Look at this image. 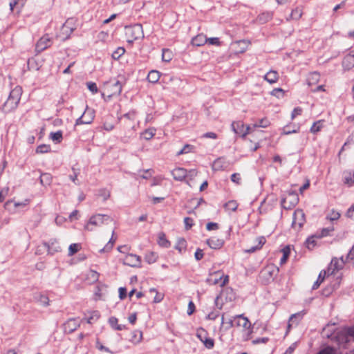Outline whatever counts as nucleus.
Returning a JSON list of instances; mask_svg holds the SVG:
<instances>
[{
	"mask_svg": "<svg viewBox=\"0 0 354 354\" xmlns=\"http://www.w3.org/2000/svg\"><path fill=\"white\" fill-rule=\"evenodd\" d=\"M352 328L353 327L338 329L335 324L329 323L323 328L322 334L323 337L333 340L335 339L339 345H342L354 340V337L350 335L349 333H346V331Z\"/></svg>",
	"mask_w": 354,
	"mask_h": 354,
	"instance_id": "1",
	"label": "nucleus"
},
{
	"mask_svg": "<svg viewBox=\"0 0 354 354\" xmlns=\"http://www.w3.org/2000/svg\"><path fill=\"white\" fill-rule=\"evenodd\" d=\"M22 94V89L19 86H16L13 88L8 96V100L3 104L1 110L4 113H9L14 111L18 106L21 96Z\"/></svg>",
	"mask_w": 354,
	"mask_h": 354,
	"instance_id": "2",
	"label": "nucleus"
},
{
	"mask_svg": "<svg viewBox=\"0 0 354 354\" xmlns=\"http://www.w3.org/2000/svg\"><path fill=\"white\" fill-rule=\"evenodd\" d=\"M111 220V217L106 214H96L90 217L88 223L84 226V229L87 231H93V226L100 227L107 221Z\"/></svg>",
	"mask_w": 354,
	"mask_h": 354,
	"instance_id": "3",
	"label": "nucleus"
},
{
	"mask_svg": "<svg viewBox=\"0 0 354 354\" xmlns=\"http://www.w3.org/2000/svg\"><path fill=\"white\" fill-rule=\"evenodd\" d=\"M126 35L127 41L132 43L133 41L144 37L142 26L141 24H137L131 26H126Z\"/></svg>",
	"mask_w": 354,
	"mask_h": 354,
	"instance_id": "4",
	"label": "nucleus"
},
{
	"mask_svg": "<svg viewBox=\"0 0 354 354\" xmlns=\"http://www.w3.org/2000/svg\"><path fill=\"white\" fill-rule=\"evenodd\" d=\"M279 272V269L273 265H268L266 266L260 272L259 277L262 282L268 283L272 281Z\"/></svg>",
	"mask_w": 354,
	"mask_h": 354,
	"instance_id": "5",
	"label": "nucleus"
},
{
	"mask_svg": "<svg viewBox=\"0 0 354 354\" xmlns=\"http://www.w3.org/2000/svg\"><path fill=\"white\" fill-rule=\"evenodd\" d=\"M299 202V197L296 192L293 191L288 192L287 196L281 199V206L286 209L293 208Z\"/></svg>",
	"mask_w": 354,
	"mask_h": 354,
	"instance_id": "6",
	"label": "nucleus"
},
{
	"mask_svg": "<svg viewBox=\"0 0 354 354\" xmlns=\"http://www.w3.org/2000/svg\"><path fill=\"white\" fill-rule=\"evenodd\" d=\"M95 117V111L92 109H89L88 106L85 109L84 112L82 115L79 117L75 121V126L80 124H91Z\"/></svg>",
	"mask_w": 354,
	"mask_h": 354,
	"instance_id": "7",
	"label": "nucleus"
},
{
	"mask_svg": "<svg viewBox=\"0 0 354 354\" xmlns=\"http://www.w3.org/2000/svg\"><path fill=\"white\" fill-rule=\"evenodd\" d=\"M306 221L305 214L301 209H297L293 214L292 226L294 228L300 229Z\"/></svg>",
	"mask_w": 354,
	"mask_h": 354,
	"instance_id": "8",
	"label": "nucleus"
},
{
	"mask_svg": "<svg viewBox=\"0 0 354 354\" xmlns=\"http://www.w3.org/2000/svg\"><path fill=\"white\" fill-rule=\"evenodd\" d=\"M344 265V261L342 257L339 259L337 258L333 259L326 270L328 272V277L334 274L335 271L341 270L343 268Z\"/></svg>",
	"mask_w": 354,
	"mask_h": 354,
	"instance_id": "9",
	"label": "nucleus"
},
{
	"mask_svg": "<svg viewBox=\"0 0 354 354\" xmlns=\"http://www.w3.org/2000/svg\"><path fill=\"white\" fill-rule=\"evenodd\" d=\"M232 128L233 131L236 133L239 134L243 137H245L247 134L250 133V127H247L244 130V124L242 122H234L232 124Z\"/></svg>",
	"mask_w": 354,
	"mask_h": 354,
	"instance_id": "10",
	"label": "nucleus"
},
{
	"mask_svg": "<svg viewBox=\"0 0 354 354\" xmlns=\"http://www.w3.org/2000/svg\"><path fill=\"white\" fill-rule=\"evenodd\" d=\"M44 247L47 249L49 254L53 255L61 251V247L56 239H52L48 243H44Z\"/></svg>",
	"mask_w": 354,
	"mask_h": 354,
	"instance_id": "11",
	"label": "nucleus"
},
{
	"mask_svg": "<svg viewBox=\"0 0 354 354\" xmlns=\"http://www.w3.org/2000/svg\"><path fill=\"white\" fill-rule=\"evenodd\" d=\"M51 45V41L50 37L48 35H44L37 42L35 50L38 53H41V51L46 49Z\"/></svg>",
	"mask_w": 354,
	"mask_h": 354,
	"instance_id": "12",
	"label": "nucleus"
},
{
	"mask_svg": "<svg viewBox=\"0 0 354 354\" xmlns=\"http://www.w3.org/2000/svg\"><path fill=\"white\" fill-rule=\"evenodd\" d=\"M80 324L77 319H69L64 324V330L66 333H71L75 331Z\"/></svg>",
	"mask_w": 354,
	"mask_h": 354,
	"instance_id": "13",
	"label": "nucleus"
},
{
	"mask_svg": "<svg viewBox=\"0 0 354 354\" xmlns=\"http://www.w3.org/2000/svg\"><path fill=\"white\" fill-rule=\"evenodd\" d=\"M125 264L131 267H140V257L133 254H129L125 257Z\"/></svg>",
	"mask_w": 354,
	"mask_h": 354,
	"instance_id": "14",
	"label": "nucleus"
},
{
	"mask_svg": "<svg viewBox=\"0 0 354 354\" xmlns=\"http://www.w3.org/2000/svg\"><path fill=\"white\" fill-rule=\"evenodd\" d=\"M75 20L73 18L68 19L66 22L63 24L62 27V33L66 35V37H68L69 35L73 32L75 29Z\"/></svg>",
	"mask_w": 354,
	"mask_h": 354,
	"instance_id": "15",
	"label": "nucleus"
},
{
	"mask_svg": "<svg viewBox=\"0 0 354 354\" xmlns=\"http://www.w3.org/2000/svg\"><path fill=\"white\" fill-rule=\"evenodd\" d=\"M234 320H236V326L243 327L245 329L250 328L251 324L248 319L243 315H236L234 317Z\"/></svg>",
	"mask_w": 354,
	"mask_h": 354,
	"instance_id": "16",
	"label": "nucleus"
},
{
	"mask_svg": "<svg viewBox=\"0 0 354 354\" xmlns=\"http://www.w3.org/2000/svg\"><path fill=\"white\" fill-rule=\"evenodd\" d=\"M343 67L346 70H350L354 67V52L352 51L348 53L343 59L342 62Z\"/></svg>",
	"mask_w": 354,
	"mask_h": 354,
	"instance_id": "17",
	"label": "nucleus"
},
{
	"mask_svg": "<svg viewBox=\"0 0 354 354\" xmlns=\"http://www.w3.org/2000/svg\"><path fill=\"white\" fill-rule=\"evenodd\" d=\"M171 175L176 180H183L187 176V171L183 168L178 167L171 171Z\"/></svg>",
	"mask_w": 354,
	"mask_h": 354,
	"instance_id": "18",
	"label": "nucleus"
},
{
	"mask_svg": "<svg viewBox=\"0 0 354 354\" xmlns=\"http://www.w3.org/2000/svg\"><path fill=\"white\" fill-rule=\"evenodd\" d=\"M108 86L111 87V93L109 97L113 95H118L122 91V84L120 81L117 80L113 83H109Z\"/></svg>",
	"mask_w": 354,
	"mask_h": 354,
	"instance_id": "19",
	"label": "nucleus"
},
{
	"mask_svg": "<svg viewBox=\"0 0 354 354\" xmlns=\"http://www.w3.org/2000/svg\"><path fill=\"white\" fill-rule=\"evenodd\" d=\"M223 277V274H222L220 272H215L209 275V277L207 279V282L211 285L218 284L221 281Z\"/></svg>",
	"mask_w": 354,
	"mask_h": 354,
	"instance_id": "20",
	"label": "nucleus"
},
{
	"mask_svg": "<svg viewBox=\"0 0 354 354\" xmlns=\"http://www.w3.org/2000/svg\"><path fill=\"white\" fill-rule=\"evenodd\" d=\"M207 243L211 248L216 250L221 248L223 245L224 241L222 239L213 237L207 239Z\"/></svg>",
	"mask_w": 354,
	"mask_h": 354,
	"instance_id": "21",
	"label": "nucleus"
},
{
	"mask_svg": "<svg viewBox=\"0 0 354 354\" xmlns=\"http://www.w3.org/2000/svg\"><path fill=\"white\" fill-rule=\"evenodd\" d=\"M207 37L203 34H199L194 37L192 40V44L196 46H201L207 42Z\"/></svg>",
	"mask_w": 354,
	"mask_h": 354,
	"instance_id": "22",
	"label": "nucleus"
},
{
	"mask_svg": "<svg viewBox=\"0 0 354 354\" xmlns=\"http://www.w3.org/2000/svg\"><path fill=\"white\" fill-rule=\"evenodd\" d=\"M344 183L348 186L354 184V170L344 172Z\"/></svg>",
	"mask_w": 354,
	"mask_h": 354,
	"instance_id": "23",
	"label": "nucleus"
},
{
	"mask_svg": "<svg viewBox=\"0 0 354 354\" xmlns=\"http://www.w3.org/2000/svg\"><path fill=\"white\" fill-rule=\"evenodd\" d=\"M320 80V75L317 72L310 73L307 77V83L308 86L316 84Z\"/></svg>",
	"mask_w": 354,
	"mask_h": 354,
	"instance_id": "24",
	"label": "nucleus"
},
{
	"mask_svg": "<svg viewBox=\"0 0 354 354\" xmlns=\"http://www.w3.org/2000/svg\"><path fill=\"white\" fill-rule=\"evenodd\" d=\"M317 354H342L339 348H335L330 346H327L322 349Z\"/></svg>",
	"mask_w": 354,
	"mask_h": 354,
	"instance_id": "25",
	"label": "nucleus"
},
{
	"mask_svg": "<svg viewBox=\"0 0 354 354\" xmlns=\"http://www.w3.org/2000/svg\"><path fill=\"white\" fill-rule=\"evenodd\" d=\"M118 319L115 317H111L109 319V324L112 328L116 330H122L126 328L124 325L118 324Z\"/></svg>",
	"mask_w": 354,
	"mask_h": 354,
	"instance_id": "26",
	"label": "nucleus"
},
{
	"mask_svg": "<svg viewBox=\"0 0 354 354\" xmlns=\"http://www.w3.org/2000/svg\"><path fill=\"white\" fill-rule=\"evenodd\" d=\"M305 314H306V313L304 310L301 311V312H298L295 314H292L289 319V323H288V328H290V326H291V324H290L291 322L292 323L295 322L297 324L298 323V322L300 321L303 318V317Z\"/></svg>",
	"mask_w": 354,
	"mask_h": 354,
	"instance_id": "27",
	"label": "nucleus"
},
{
	"mask_svg": "<svg viewBox=\"0 0 354 354\" xmlns=\"http://www.w3.org/2000/svg\"><path fill=\"white\" fill-rule=\"evenodd\" d=\"M264 79L270 84L275 83L278 80V73L275 71H270L265 75Z\"/></svg>",
	"mask_w": 354,
	"mask_h": 354,
	"instance_id": "28",
	"label": "nucleus"
},
{
	"mask_svg": "<svg viewBox=\"0 0 354 354\" xmlns=\"http://www.w3.org/2000/svg\"><path fill=\"white\" fill-rule=\"evenodd\" d=\"M272 18V13L270 12H266L260 14L258 17L257 20L260 24H265L270 20H271Z\"/></svg>",
	"mask_w": 354,
	"mask_h": 354,
	"instance_id": "29",
	"label": "nucleus"
},
{
	"mask_svg": "<svg viewBox=\"0 0 354 354\" xmlns=\"http://www.w3.org/2000/svg\"><path fill=\"white\" fill-rule=\"evenodd\" d=\"M326 275H328L327 271L322 270L318 276L317 281L313 285L312 288L313 290L317 289L319 288V286H320V284L323 282V281Z\"/></svg>",
	"mask_w": 354,
	"mask_h": 354,
	"instance_id": "30",
	"label": "nucleus"
},
{
	"mask_svg": "<svg viewBox=\"0 0 354 354\" xmlns=\"http://www.w3.org/2000/svg\"><path fill=\"white\" fill-rule=\"evenodd\" d=\"M114 234H115V231L113 230L111 238L110 239V240L109 241L107 244L102 249L100 250V252H109L113 248V245L116 241V237H115V238L113 237Z\"/></svg>",
	"mask_w": 354,
	"mask_h": 354,
	"instance_id": "31",
	"label": "nucleus"
},
{
	"mask_svg": "<svg viewBox=\"0 0 354 354\" xmlns=\"http://www.w3.org/2000/svg\"><path fill=\"white\" fill-rule=\"evenodd\" d=\"M160 79V73L157 71H151L149 73L147 80L149 82L156 83Z\"/></svg>",
	"mask_w": 354,
	"mask_h": 354,
	"instance_id": "32",
	"label": "nucleus"
},
{
	"mask_svg": "<svg viewBox=\"0 0 354 354\" xmlns=\"http://www.w3.org/2000/svg\"><path fill=\"white\" fill-rule=\"evenodd\" d=\"M158 244L164 248H168L170 245L169 241L166 239L165 234L163 232L158 234Z\"/></svg>",
	"mask_w": 354,
	"mask_h": 354,
	"instance_id": "33",
	"label": "nucleus"
},
{
	"mask_svg": "<svg viewBox=\"0 0 354 354\" xmlns=\"http://www.w3.org/2000/svg\"><path fill=\"white\" fill-rule=\"evenodd\" d=\"M50 138L56 143H60L63 138L62 132L61 131L51 132L50 133Z\"/></svg>",
	"mask_w": 354,
	"mask_h": 354,
	"instance_id": "34",
	"label": "nucleus"
},
{
	"mask_svg": "<svg viewBox=\"0 0 354 354\" xmlns=\"http://www.w3.org/2000/svg\"><path fill=\"white\" fill-rule=\"evenodd\" d=\"M142 339V333L140 330H134L132 333L131 341L134 344H138L141 342Z\"/></svg>",
	"mask_w": 354,
	"mask_h": 354,
	"instance_id": "35",
	"label": "nucleus"
},
{
	"mask_svg": "<svg viewBox=\"0 0 354 354\" xmlns=\"http://www.w3.org/2000/svg\"><path fill=\"white\" fill-rule=\"evenodd\" d=\"M154 135H155V129H148L142 133L141 137H142V138H143L146 140H149L154 136Z\"/></svg>",
	"mask_w": 354,
	"mask_h": 354,
	"instance_id": "36",
	"label": "nucleus"
},
{
	"mask_svg": "<svg viewBox=\"0 0 354 354\" xmlns=\"http://www.w3.org/2000/svg\"><path fill=\"white\" fill-rule=\"evenodd\" d=\"M52 176L49 174H42L40 176V183L42 185H48L51 183Z\"/></svg>",
	"mask_w": 354,
	"mask_h": 354,
	"instance_id": "37",
	"label": "nucleus"
},
{
	"mask_svg": "<svg viewBox=\"0 0 354 354\" xmlns=\"http://www.w3.org/2000/svg\"><path fill=\"white\" fill-rule=\"evenodd\" d=\"M125 53V49L123 47L117 48L112 53L111 57L113 59L118 60Z\"/></svg>",
	"mask_w": 354,
	"mask_h": 354,
	"instance_id": "38",
	"label": "nucleus"
},
{
	"mask_svg": "<svg viewBox=\"0 0 354 354\" xmlns=\"http://www.w3.org/2000/svg\"><path fill=\"white\" fill-rule=\"evenodd\" d=\"M316 239L318 238V235L315 234L313 236H311L310 237H308L306 241V247L308 249H313L314 246L316 245Z\"/></svg>",
	"mask_w": 354,
	"mask_h": 354,
	"instance_id": "39",
	"label": "nucleus"
},
{
	"mask_svg": "<svg viewBox=\"0 0 354 354\" xmlns=\"http://www.w3.org/2000/svg\"><path fill=\"white\" fill-rule=\"evenodd\" d=\"M281 252L283 253V256L280 259V263L282 265L286 262V261L290 255V248L288 246H286L282 249Z\"/></svg>",
	"mask_w": 354,
	"mask_h": 354,
	"instance_id": "40",
	"label": "nucleus"
},
{
	"mask_svg": "<svg viewBox=\"0 0 354 354\" xmlns=\"http://www.w3.org/2000/svg\"><path fill=\"white\" fill-rule=\"evenodd\" d=\"M322 123L323 120H318L315 122L310 128V132L313 133L319 132L322 128Z\"/></svg>",
	"mask_w": 354,
	"mask_h": 354,
	"instance_id": "41",
	"label": "nucleus"
},
{
	"mask_svg": "<svg viewBox=\"0 0 354 354\" xmlns=\"http://www.w3.org/2000/svg\"><path fill=\"white\" fill-rule=\"evenodd\" d=\"M302 10L300 8H296L295 9L292 10L290 14V17L292 19L298 20L302 16Z\"/></svg>",
	"mask_w": 354,
	"mask_h": 354,
	"instance_id": "42",
	"label": "nucleus"
},
{
	"mask_svg": "<svg viewBox=\"0 0 354 354\" xmlns=\"http://www.w3.org/2000/svg\"><path fill=\"white\" fill-rule=\"evenodd\" d=\"M145 259L148 263L151 264L156 261L157 255L154 252H150L145 255Z\"/></svg>",
	"mask_w": 354,
	"mask_h": 354,
	"instance_id": "43",
	"label": "nucleus"
},
{
	"mask_svg": "<svg viewBox=\"0 0 354 354\" xmlns=\"http://www.w3.org/2000/svg\"><path fill=\"white\" fill-rule=\"evenodd\" d=\"M224 207L227 211L234 212L236 210L238 204L235 201H230L225 204Z\"/></svg>",
	"mask_w": 354,
	"mask_h": 354,
	"instance_id": "44",
	"label": "nucleus"
},
{
	"mask_svg": "<svg viewBox=\"0 0 354 354\" xmlns=\"http://www.w3.org/2000/svg\"><path fill=\"white\" fill-rule=\"evenodd\" d=\"M194 148V146L187 144L183 147V148L182 149H180L178 152H177L176 155L178 156H179L183 154L188 153L189 152H192L193 151Z\"/></svg>",
	"mask_w": 354,
	"mask_h": 354,
	"instance_id": "45",
	"label": "nucleus"
},
{
	"mask_svg": "<svg viewBox=\"0 0 354 354\" xmlns=\"http://www.w3.org/2000/svg\"><path fill=\"white\" fill-rule=\"evenodd\" d=\"M257 241H258V245L254 248H251L250 249L248 250V252H253L256 250L260 249L263 246V245L266 243V239L263 236L258 237Z\"/></svg>",
	"mask_w": 354,
	"mask_h": 354,
	"instance_id": "46",
	"label": "nucleus"
},
{
	"mask_svg": "<svg viewBox=\"0 0 354 354\" xmlns=\"http://www.w3.org/2000/svg\"><path fill=\"white\" fill-rule=\"evenodd\" d=\"M80 249V244L73 243L69 245L68 248V256H73Z\"/></svg>",
	"mask_w": 354,
	"mask_h": 354,
	"instance_id": "47",
	"label": "nucleus"
},
{
	"mask_svg": "<svg viewBox=\"0 0 354 354\" xmlns=\"http://www.w3.org/2000/svg\"><path fill=\"white\" fill-rule=\"evenodd\" d=\"M50 151V146L48 145H40L36 149L37 153H44Z\"/></svg>",
	"mask_w": 354,
	"mask_h": 354,
	"instance_id": "48",
	"label": "nucleus"
},
{
	"mask_svg": "<svg viewBox=\"0 0 354 354\" xmlns=\"http://www.w3.org/2000/svg\"><path fill=\"white\" fill-rule=\"evenodd\" d=\"M270 125V122L267 118H262L258 121V122L254 124V127H262L266 128Z\"/></svg>",
	"mask_w": 354,
	"mask_h": 354,
	"instance_id": "49",
	"label": "nucleus"
},
{
	"mask_svg": "<svg viewBox=\"0 0 354 354\" xmlns=\"http://www.w3.org/2000/svg\"><path fill=\"white\" fill-rule=\"evenodd\" d=\"M196 336L203 342L205 337H207V332L205 329L200 328L197 329Z\"/></svg>",
	"mask_w": 354,
	"mask_h": 354,
	"instance_id": "50",
	"label": "nucleus"
},
{
	"mask_svg": "<svg viewBox=\"0 0 354 354\" xmlns=\"http://www.w3.org/2000/svg\"><path fill=\"white\" fill-rule=\"evenodd\" d=\"M203 343L204 344V346L208 349L212 348L214 346V339L208 337H205V339L203 341Z\"/></svg>",
	"mask_w": 354,
	"mask_h": 354,
	"instance_id": "51",
	"label": "nucleus"
},
{
	"mask_svg": "<svg viewBox=\"0 0 354 354\" xmlns=\"http://www.w3.org/2000/svg\"><path fill=\"white\" fill-rule=\"evenodd\" d=\"M236 320H234V317L232 319H230L227 322H224V315H222L221 317V326H223L224 324H227V328H230L233 327L236 325Z\"/></svg>",
	"mask_w": 354,
	"mask_h": 354,
	"instance_id": "52",
	"label": "nucleus"
},
{
	"mask_svg": "<svg viewBox=\"0 0 354 354\" xmlns=\"http://www.w3.org/2000/svg\"><path fill=\"white\" fill-rule=\"evenodd\" d=\"M162 59L164 62H169L171 59V53L169 50H162Z\"/></svg>",
	"mask_w": 354,
	"mask_h": 354,
	"instance_id": "53",
	"label": "nucleus"
},
{
	"mask_svg": "<svg viewBox=\"0 0 354 354\" xmlns=\"http://www.w3.org/2000/svg\"><path fill=\"white\" fill-rule=\"evenodd\" d=\"M231 180L237 185H240L241 183V177L240 174L234 173L232 174Z\"/></svg>",
	"mask_w": 354,
	"mask_h": 354,
	"instance_id": "54",
	"label": "nucleus"
},
{
	"mask_svg": "<svg viewBox=\"0 0 354 354\" xmlns=\"http://www.w3.org/2000/svg\"><path fill=\"white\" fill-rule=\"evenodd\" d=\"M332 231H333V227L323 228L322 232H321V233L317 234L318 235V238L321 239V238H322L324 236H326Z\"/></svg>",
	"mask_w": 354,
	"mask_h": 354,
	"instance_id": "55",
	"label": "nucleus"
},
{
	"mask_svg": "<svg viewBox=\"0 0 354 354\" xmlns=\"http://www.w3.org/2000/svg\"><path fill=\"white\" fill-rule=\"evenodd\" d=\"M39 302L44 306L49 305V299L47 296L41 295L39 298Z\"/></svg>",
	"mask_w": 354,
	"mask_h": 354,
	"instance_id": "56",
	"label": "nucleus"
},
{
	"mask_svg": "<svg viewBox=\"0 0 354 354\" xmlns=\"http://www.w3.org/2000/svg\"><path fill=\"white\" fill-rule=\"evenodd\" d=\"M87 87L90 91H91L93 93H96L98 91L97 86L95 83L89 82L86 84Z\"/></svg>",
	"mask_w": 354,
	"mask_h": 354,
	"instance_id": "57",
	"label": "nucleus"
},
{
	"mask_svg": "<svg viewBox=\"0 0 354 354\" xmlns=\"http://www.w3.org/2000/svg\"><path fill=\"white\" fill-rule=\"evenodd\" d=\"M99 195L106 201L110 197V192L106 189H102L99 191Z\"/></svg>",
	"mask_w": 354,
	"mask_h": 354,
	"instance_id": "58",
	"label": "nucleus"
},
{
	"mask_svg": "<svg viewBox=\"0 0 354 354\" xmlns=\"http://www.w3.org/2000/svg\"><path fill=\"white\" fill-rule=\"evenodd\" d=\"M184 223H185V229L186 230H189L194 225V221H193V219L192 218L185 217L184 218Z\"/></svg>",
	"mask_w": 354,
	"mask_h": 354,
	"instance_id": "59",
	"label": "nucleus"
},
{
	"mask_svg": "<svg viewBox=\"0 0 354 354\" xmlns=\"http://www.w3.org/2000/svg\"><path fill=\"white\" fill-rule=\"evenodd\" d=\"M100 317V314L98 311H93L91 313V317L88 318L87 322L91 324L92 320H97Z\"/></svg>",
	"mask_w": 354,
	"mask_h": 354,
	"instance_id": "60",
	"label": "nucleus"
},
{
	"mask_svg": "<svg viewBox=\"0 0 354 354\" xmlns=\"http://www.w3.org/2000/svg\"><path fill=\"white\" fill-rule=\"evenodd\" d=\"M340 216V214L335 211H332V212L327 216V218H328L330 221H335L337 220Z\"/></svg>",
	"mask_w": 354,
	"mask_h": 354,
	"instance_id": "61",
	"label": "nucleus"
},
{
	"mask_svg": "<svg viewBox=\"0 0 354 354\" xmlns=\"http://www.w3.org/2000/svg\"><path fill=\"white\" fill-rule=\"evenodd\" d=\"M272 95L277 97L278 98L282 97L283 95V90L281 88H274L272 91Z\"/></svg>",
	"mask_w": 354,
	"mask_h": 354,
	"instance_id": "62",
	"label": "nucleus"
},
{
	"mask_svg": "<svg viewBox=\"0 0 354 354\" xmlns=\"http://www.w3.org/2000/svg\"><path fill=\"white\" fill-rule=\"evenodd\" d=\"M219 316V312L218 310L209 313L206 318L209 320H215Z\"/></svg>",
	"mask_w": 354,
	"mask_h": 354,
	"instance_id": "63",
	"label": "nucleus"
},
{
	"mask_svg": "<svg viewBox=\"0 0 354 354\" xmlns=\"http://www.w3.org/2000/svg\"><path fill=\"white\" fill-rule=\"evenodd\" d=\"M297 342L292 343L285 351L283 354H292L295 348H297Z\"/></svg>",
	"mask_w": 354,
	"mask_h": 354,
	"instance_id": "64",
	"label": "nucleus"
}]
</instances>
